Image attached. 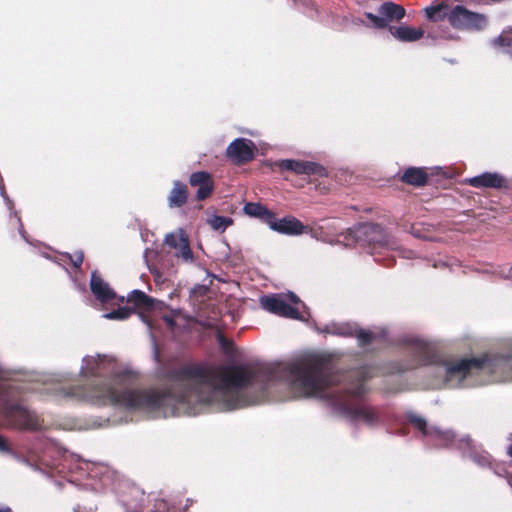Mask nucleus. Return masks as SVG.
<instances>
[{
	"label": "nucleus",
	"instance_id": "nucleus-1",
	"mask_svg": "<svg viewBox=\"0 0 512 512\" xmlns=\"http://www.w3.org/2000/svg\"><path fill=\"white\" fill-rule=\"evenodd\" d=\"M79 373L86 384L64 387L60 380L18 372L15 400L24 406L37 398L111 407V416L93 422V427L101 428L132 421V412L169 417L236 410L246 401L242 398L243 383L250 375L237 366L185 365L169 372L163 389H137L132 387L137 372L106 354L83 357Z\"/></svg>",
	"mask_w": 512,
	"mask_h": 512
},
{
	"label": "nucleus",
	"instance_id": "nucleus-2",
	"mask_svg": "<svg viewBox=\"0 0 512 512\" xmlns=\"http://www.w3.org/2000/svg\"><path fill=\"white\" fill-rule=\"evenodd\" d=\"M240 367L250 375L243 383L242 398L246 401L236 410L258 404L284 387L294 397L324 400L332 414L353 423L377 427L387 420L383 409L360 403L368 392L367 380L375 375L371 366L340 374L329 356L313 354L285 364Z\"/></svg>",
	"mask_w": 512,
	"mask_h": 512
},
{
	"label": "nucleus",
	"instance_id": "nucleus-3",
	"mask_svg": "<svg viewBox=\"0 0 512 512\" xmlns=\"http://www.w3.org/2000/svg\"><path fill=\"white\" fill-rule=\"evenodd\" d=\"M409 421L417 428L426 439V443L435 447H454L461 451L462 455L470 459L482 469H489L494 474L501 476V465L485 451L481 445H477L469 436L457 437L451 430H441L435 426H428L426 420L416 414L408 415Z\"/></svg>",
	"mask_w": 512,
	"mask_h": 512
},
{
	"label": "nucleus",
	"instance_id": "nucleus-4",
	"mask_svg": "<svg viewBox=\"0 0 512 512\" xmlns=\"http://www.w3.org/2000/svg\"><path fill=\"white\" fill-rule=\"evenodd\" d=\"M18 372L5 369L0 364V416L7 425L27 431L45 429L38 414L16 401Z\"/></svg>",
	"mask_w": 512,
	"mask_h": 512
},
{
	"label": "nucleus",
	"instance_id": "nucleus-5",
	"mask_svg": "<svg viewBox=\"0 0 512 512\" xmlns=\"http://www.w3.org/2000/svg\"><path fill=\"white\" fill-rule=\"evenodd\" d=\"M321 332L338 336H351L355 334L358 345L361 347H366L380 339H385L388 334L387 329L383 327L375 328L373 330H357L350 324L343 323H331L326 325Z\"/></svg>",
	"mask_w": 512,
	"mask_h": 512
},
{
	"label": "nucleus",
	"instance_id": "nucleus-6",
	"mask_svg": "<svg viewBox=\"0 0 512 512\" xmlns=\"http://www.w3.org/2000/svg\"><path fill=\"white\" fill-rule=\"evenodd\" d=\"M261 307L270 313L291 319H299L298 310L291 304H296L300 300L292 292L287 294H270L260 297Z\"/></svg>",
	"mask_w": 512,
	"mask_h": 512
},
{
	"label": "nucleus",
	"instance_id": "nucleus-7",
	"mask_svg": "<svg viewBox=\"0 0 512 512\" xmlns=\"http://www.w3.org/2000/svg\"><path fill=\"white\" fill-rule=\"evenodd\" d=\"M445 16L449 23L457 29L482 30L487 25L485 15L472 12L462 5L454 6Z\"/></svg>",
	"mask_w": 512,
	"mask_h": 512
},
{
	"label": "nucleus",
	"instance_id": "nucleus-8",
	"mask_svg": "<svg viewBox=\"0 0 512 512\" xmlns=\"http://www.w3.org/2000/svg\"><path fill=\"white\" fill-rule=\"evenodd\" d=\"M275 166L280 172H293L297 175H317L325 176L326 170L323 166L312 161H302L294 159H284L277 161Z\"/></svg>",
	"mask_w": 512,
	"mask_h": 512
},
{
	"label": "nucleus",
	"instance_id": "nucleus-9",
	"mask_svg": "<svg viewBox=\"0 0 512 512\" xmlns=\"http://www.w3.org/2000/svg\"><path fill=\"white\" fill-rule=\"evenodd\" d=\"M254 147V143L251 140L237 138L228 145L226 155L232 162L243 164L254 158Z\"/></svg>",
	"mask_w": 512,
	"mask_h": 512
},
{
	"label": "nucleus",
	"instance_id": "nucleus-10",
	"mask_svg": "<svg viewBox=\"0 0 512 512\" xmlns=\"http://www.w3.org/2000/svg\"><path fill=\"white\" fill-rule=\"evenodd\" d=\"M269 228L280 234L297 236L306 231L303 223L295 217L287 216L281 219L276 218L275 214L268 224Z\"/></svg>",
	"mask_w": 512,
	"mask_h": 512
},
{
	"label": "nucleus",
	"instance_id": "nucleus-11",
	"mask_svg": "<svg viewBox=\"0 0 512 512\" xmlns=\"http://www.w3.org/2000/svg\"><path fill=\"white\" fill-rule=\"evenodd\" d=\"M465 183L474 188L501 189L507 187L505 177L497 172L481 173L474 177L465 179Z\"/></svg>",
	"mask_w": 512,
	"mask_h": 512
},
{
	"label": "nucleus",
	"instance_id": "nucleus-12",
	"mask_svg": "<svg viewBox=\"0 0 512 512\" xmlns=\"http://www.w3.org/2000/svg\"><path fill=\"white\" fill-rule=\"evenodd\" d=\"M189 183L193 187H198L196 199L199 201L208 198L214 190L212 176L206 171L192 173L189 177Z\"/></svg>",
	"mask_w": 512,
	"mask_h": 512
},
{
	"label": "nucleus",
	"instance_id": "nucleus-13",
	"mask_svg": "<svg viewBox=\"0 0 512 512\" xmlns=\"http://www.w3.org/2000/svg\"><path fill=\"white\" fill-rule=\"evenodd\" d=\"M90 290L101 303H107L116 297L114 290L101 278L97 271H93L91 274Z\"/></svg>",
	"mask_w": 512,
	"mask_h": 512
},
{
	"label": "nucleus",
	"instance_id": "nucleus-14",
	"mask_svg": "<svg viewBox=\"0 0 512 512\" xmlns=\"http://www.w3.org/2000/svg\"><path fill=\"white\" fill-rule=\"evenodd\" d=\"M390 34L401 42H416L424 36L422 28H413L407 25L390 26Z\"/></svg>",
	"mask_w": 512,
	"mask_h": 512
},
{
	"label": "nucleus",
	"instance_id": "nucleus-15",
	"mask_svg": "<svg viewBox=\"0 0 512 512\" xmlns=\"http://www.w3.org/2000/svg\"><path fill=\"white\" fill-rule=\"evenodd\" d=\"M378 13L383 16L386 23V28L390 27L389 23L392 21H400L405 16V9L394 2H384L378 9Z\"/></svg>",
	"mask_w": 512,
	"mask_h": 512
},
{
	"label": "nucleus",
	"instance_id": "nucleus-16",
	"mask_svg": "<svg viewBox=\"0 0 512 512\" xmlns=\"http://www.w3.org/2000/svg\"><path fill=\"white\" fill-rule=\"evenodd\" d=\"M188 199V190L186 184L175 180L173 182V188L171 189L167 202L169 208H180Z\"/></svg>",
	"mask_w": 512,
	"mask_h": 512
},
{
	"label": "nucleus",
	"instance_id": "nucleus-17",
	"mask_svg": "<svg viewBox=\"0 0 512 512\" xmlns=\"http://www.w3.org/2000/svg\"><path fill=\"white\" fill-rule=\"evenodd\" d=\"M243 211L246 215L257 218L267 225L274 215L271 210L258 202H247L243 207Z\"/></svg>",
	"mask_w": 512,
	"mask_h": 512
},
{
	"label": "nucleus",
	"instance_id": "nucleus-18",
	"mask_svg": "<svg viewBox=\"0 0 512 512\" xmlns=\"http://www.w3.org/2000/svg\"><path fill=\"white\" fill-rule=\"evenodd\" d=\"M401 179L413 186H423L427 182L428 175L423 168L410 167L404 172Z\"/></svg>",
	"mask_w": 512,
	"mask_h": 512
},
{
	"label": "nucleus",
	"instance_id": "nucleus-19",
	"mask_svg": "<svg viewBox=\"0 0 512 512\" xmlns=\"http://www.w3.org/2000/svg\"><path fill=\"white\" fill-rule=\"evenodd\" d=\"M181 246L175 249V257L185 264H195L196 258L190 247L189 237L182 239Z\"/></svg>",
	"mask_w": 512,
	"mask_h": 512
},
{
	"label": "nucleus",
	"instance_id": "nucleus-20",
	"mask_svg": "<svg viewBox=\"0 0 512 512\" xmlns=\"http://www.w3.org/2000/svg\"><path fill=\"white\" fill-rule=\"evenodd\" d=\"M209 226L218 232H224L229 226L233 224V220L230 217L212 215L207 219Z\"/></svg>",
	"mask_w": 512,
	"mask_h": 512
},
{
	"label": "nucleus",
	"instance_id": "nucleus-21",
	"mask_svg": "<svg viewBox=\"0 0 512 512\" xmlns=\"http://www.w3.org/2000/svg\"><path fill=\"white\" fill-rule=\"evenodd\" d=\"M187 236L188 235L184 229L178 228L177 230L165 235L164 243L175 250L181 246L180 243H182V239H185Z\"/></svg>",
	"mask_w": 512,
	"mask_h": 512
},
{
	"label": "nucleus",
	"instance_id": "nucleus-22",
	"mask_svg": "<svg viewBox=\"0 0 512 512\" xmlns=\"http://www.w3.org/2000/svg\"><path fill=\"white\" fill-rule=\"evenodd\" d=\"M127 300L129 302H134V304L137 306H143V307H151L152 306V299L140 290L131 291L130 294L128 295Z\"/></svg>",
	"mask_w": 512,
	"mask_h": 512
},
{
	"label": "nucleus",
	"instance_id": "nucleus-23",
	"mask_svg": "<svg viewBox=\"0 0 512 512\" xmlns=\"http://www.w3.org/2000/svg\"><path fill=\"white\" fill-rule=\"evenodd\" d=\"M131 315V310L127 307H120L110 312L104 313L103 318L108 320H126Z\"/></svg>",
	"mask_w": 512,
	"mask_h": 512
},
{
	"label": "nucleus",
	"instance_id": "nucleus-24",
	"mask_svg": "<svg viewBox=\"0 0 512 512\" xmlns=\"http://www.w3.org/2000/svg\"><path fill=\"white\" fill-rule=\"evenodd\" d=\"M445 8L443 5H432L425 8V15L427 19L437 21L442 18V10Z\"/></svg>",
	"mask_w": 512,
	"mask_h": 512
},
{
	"label": "nucleus",
	"instance_id": "nucleus-25",
	"mask_svg": "<svg viewBox=\"0 0 512 512\" xmlns=\"http://www.w3.org/2000/svg\"><path fill=\"white\" fill-rule=\"evenodd\" d=\"M365 16L367 19H369L372 23V27L375 29H385L386 23L383 19V16L377 12V14H373L371 12H366Z\"/></svg>",
	"mask_w": 512,
	"mask_h": 512
},
{
	"label": "nucleus",
	"instance_id": "nucleus-26",
	"mask_svg": "<svg viewBox=\"0 0 512 512\" xmlns=\"http://www.w3.org/2000/svg\"><path fill=\"white\" fill-rule=\"evenodd\" d=\"M492 43L494 46L506 47V53L512 54V42L506 37L499 35L493 39Z\"/></svg>",
	"mask_w": 512,
	"mask_h": 512
},
{
	"label": "nucleus",
	"instance_id": "nucleus-27",
	"mask_svg": "<svg viewBox=\"0 0 512 512\" xmlns=\"http://www.w3.org/2000/svg\"><path fill=\"white\" fill-rule=\"evenodd\" d=\"M65 256L67 258H69V260L71 261V263L73 264V266L75 268L80 269V267L83 263V260H84V254L81 250L76 251L73 255H71L69 253H65Z\"/></svg>",
	"mask_w": 512,
	"mask_h": 512
},
{
	"label": "nucleus",
	"instance_id": "nucleus-28",
	"mask_svg": "<svg viewBox=\"0 0 512 512\" xmlns=\"http://www.w3.org/2000/svg\"><path fill=\"white\" fill-rule=\"evenodd\" d=\"M379 230V226L375 224H361L355 231L356 237H360L361 235H367L370 232H375Z\"/></svg>",
	"mask_w": 512,
	"mask_h": 512
},
{
	"label": "nucleus",
	"instance_id": "nucleus-29",
	"mask_svg": "<svg viewBox=\"0 0 512 512\" xmlns=\"http://www.w3.org/2000/svg\"><path fill=\"white\" fill-rule=\"evenodd\" d=\"M143 321L144 323L147 325V328H148V331H149V335H150V338H151V341L153 343V346H154V353H155V357H158V351H157V346H156V338L154 336V333H153V324L151 321L143 318Z\"/></svg>",
	"mask_w": 512,
	"mask_h": 512
},
{
	"label": "nucleus",
	"instance_id": "nucleus-30",
	"mask_svg": "<svg viewBox=\"0 0 512 512\" xmlns=\"http://www.w3.org/2000/svg\"><path fill=\"white\" fill-rule=\"evenodd\" d=\"M0 452L1 453H9L10 452L9 445H8L6 439L2 435H0Z\"/></svg>",
	"mask_w": 512,
	"mask_h": 512
},
{
	"label": "nucleus",
	"instance_id": "nucleus-31",
	"mask_svg": "<svg viewBox=\"0 0 512 512\" xmlns=\"http://www.w3.org/2000/svg\"><path fill=\"white\" fill-rule=\"evenodd\" d=\"M163 321L165 322V324L169 327V328H174L175 326V320L173 318V316H170V315H164L163 316Z\"/></svg>",
	"mask_w": 512,
	"mask_h": 512
},
{
	"label": "nucleus",
	"instance_id": "nucleus-32",
	"mask_svg": "<svg viewBox=\"0 0 512 512\" xmlns=\"http://www.w3.org/2000/svg\"><path fill=\"white\" fill-rule=\"evenodd\" d=\"M96 506H90L88 508L81 507L80 505L74 507V512H95Z\"/></svg>",
	"mask_w": 512,
	"mask_h": 512
},
{
	"label": "nucleus",
	"instance_id": "nucleus-33",
	"mask_svg": "<svg viewBox=\"0 0 512 512\" xmlns=\"http://www.w3.org/2000/svg\"><path fill=\"white\" fill-rule=\"evenodd\" d=\"M501 473H502L501 477H505L507 479L508 483L512 486V472L510 473V472L506 471L505 468L501 466Z\"/></svg>",
	"mask_w": 512,
	"mask_h": 512
},
{
	"label": "nucleus",
	"instance_id": "nucleus-34",
	"mask_svg": "<svg viewBox=\"0 0 512 512\" xmlns=\"http://www.w3.org/2000/svg\"><path fill=\"white\" fill-rule=\"evenodd\" d=\"M71 461L80 462L81 464H84L86 466V469H88V462L82 461L79 456L76 455H70Z\"/></svg>",
	"mask_w": 512,
	"mask_h": 512
},
{
	"label": "nucleus",
	"instance_id": "nucleus-35",
	"mask_svg": "<svg viewBox=\"0 0 512 512\" xmlns=\"http://www.w3.org/2000/svg\"><path fill=\"white\" fill-rule=\"evenodd\" d=\"M18 222H19V223H21L20 218H18ZM19 233H20V235L22 236V238H23L24 240H26V241H27V239H26V237H25V231L23 230V226H22V224H20V227H19Z\"/></svg>",
	"mask_w": 512,
	"mask_h": 512
},
{
	"label": "nucleus",
	"instance_id": "nucleus-36",
	"mask_svg": "<svg viewBox=\"0 0 512 512\" xmlns=\"http://www.w3.org/2000/svg\"><path fill=\"white\" fill-rule=\"evenodd\" d=\"M0 512H12V510L8 506H0Z\"/></svg>",
	"mask_w": 512,
	"mask_h": 512
},
{
	"label": "nucleus",
	"instance_id": "nucleus-37",
	"mask_svg": "<svg viewBox=\"0 0 512 512\" xmlns=\"http://www.w3.org/2000/svg\"><path fill=\"white\" fill-rule=\"evenodd\" d=\"M218 338H219L220 343L224 342V337L221 334L218 335Z\"/></svg>",
	"mask_w": 512,
	"mask_h": 512
},
{
	"label": "nucleus",
	"instance_id": "nucleus-38",
	"mask_svg": "<svg viewBox=\"0 0 512 512\" xmlns=\"http://www.w3.org/2000/svg\"><path fill=\"white\" fill-rule=\"evenodd\" d=\"M508 454L512 457V444L508 448Z\"/></svg>",
	"mask_w": 512,
	"mask_h": 512
},
{
	"label": "nucleus",
	"instance_id": "nucleus-39",
	"mask_svg": "<svg viewBox=\"0 0 512 512\" xmlns=\"http://www.w3.org/2000/svg\"><path fill=\"white\" fill-rule=\"evenodd\" d=\"M356 24H364V22L362 20H355L354 21Z\"/></svg>",
	"mask_w": 512,
	"mask_h": 512
},
{
	"label": "nucleus",
	"instance_id": "nucleus-40",
	"mask_svg": "<svg viewBox=\"0 0 512 512\" xmlns=\"http://www.w3.org/2000/svg\"><path fill=\"white\" fill-rule=\"evenodd\" d=\"M189 504H192V500L187 499V505H186L185 509H187V507H188V505H189Z\"/></svg>",
	"mask_w": 512,
	"mask_h": 512
}]
</instances>
